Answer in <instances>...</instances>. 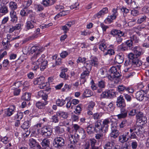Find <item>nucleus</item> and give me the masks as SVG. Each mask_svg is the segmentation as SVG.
<instances>
[{"instance_id":"f257e3e1","label":"nucleus","mask_w":149,"mask_h":149,"mask_svg":"<svg viewBox=\"0 0 149 149\" xmlns=\"http://www.w3.org/2000/svg\"><path fill=\"white\" fill-rule=\"evenodd\" d=\"M44 50V48L39 45L34 46L31 49L30 51L32 54L34 52L36 53L31 58L32 68L33 70H37L39 68L40 65V70L43 71L47 67L48 61L45 58V55L41 54L40 52H42Z\"/></svg>"},{"instance_id":"f03ea898","label":"nucleus","mask_w":149,"mask_h":149,"mask_svg":"<svg viewBox=\"0 0 149 149\" xmlns=\"http://www.w3.org/2000/svg\"><path fill=\"white\" fill-rule=\"evenodd\" d=\"M132 50L133 51L134 54L132 53H130L128 55V58L136 64L137 63L138 66H141L142 63L139 60L138 57L143 54L142 49L139 47L136 46L133 47Z\"/></svg>"},{"instance_id":"7ed1b4c3","label":"nucleus","mask_w":149,"mask_h":149,"mask_svg":"<svg viewBox=\"0 0 149 149\" xmlns=\"http://www.w3.org/2000/svg\"><path fill=\"white\" fill-rule=\"evenodd\" d=\"M109 72L111 74L108 76V78L111 81L119 79L121 76L120 70L118 68L112 67L110 69Z\"/></svg>"},{"instance_id":"20e7f679","label":"nucleus","mask_w":149,"mask_h":149,"mask_svg":"<svg viewBox=\"0 0 149 149\" xmlns=\"http://www.w3.org/2000/svg\"><path fill=\"white\" fill-rule=\"evenodd\" d=\"M54 142L55 147L58 148L64 146L65 144L64 139L61 136L55 138L54 139Z\"/></svg>"},{"instance_id":"39448f33","label":"nucleus","mask_w":149,"mask_h":149,"mask_svg":"<svg viewBox=\"0 0 149 149\" xmlns=\"http://www.w3.org/2000/svg\"><path fill=\"white\" fill-rule=\"evenodd\" d=\"M102 121L101 120H98L95 123L94 131L96 133H101L103 132L104 129L101 124Z\"/></svg>"},{"instance_id":"423d86ee","label":"nucleus","mask_w":149,"mask_h":149,"mask_svg":"<svg viewBox=\"0 0 149 149\" xmlns=\"http://www.w3.org/2000/svg\"><path fill=\"white\" fill-rule=\"evenodd\" d=\"M138 123L141 124V125H143L147 123V119L146 117L143 116L142 113H139L136 115Z\"/></svg>"},{"instance_id":"0eeeda50","label":"nucleus","mask_w":149,"mask_h":149,"mask_svg":"<svg viewBox=\"0 0 149 149\" xmlns=\"http://www.w3.org/2000/svg\"><path fill=\"white\" fill-rule=\"evenodd\" d=\"M52 130L50 128L46 127H44L42 128L41 130L42 135L45 137H49L51 135Z\"/></svg>"},{"instance_id":"6e6552de","label":"nucleus","mask_w":149,"mask_h":149,"mask_svg":"<svg viewBox=\"0 0 149 149\" xmlns=\"http://www.w3.org/2000/svg\"><path fill=\"white\" fill-rule=\"evenodd\" d=\"M147 91L146 90H141L137 92L136 93V98L137 100L140 101H142L144 99V93L146 94Z\"/></svg>"},{"instance_id":"1a4fd4ad","label":"nucleus","mask_w":149,"mask_h":149,"mask_svg":"<svg viewBox=\"0 0 149 149\" xmlns=\"http://www.w3.org/2000/svg\"><path fill=\"white\" fill-rule=\"evenodd\" d=\"M129 132H125L119 136V141L121 143H124L129 141L128 137Z\"/></svg>"},{"instance_id":"9d476101","label":"nucleus","mask_w":149,"mask_h":149,"mask_svg":"<svg viewBox=\"0 0 149 149\" xmlns=\"http://www.w3.org/2000/svg\"><path fill=\"white\" fill-rule=\"evenodd\" d=\"M36 23V20L33 19L32 21H27L26 23V28L27 30H29L34 29L35 24Z\"/></svg>"},{"instance_id":"9b49d317","label":"nucleus","mask_w":149,"mask_h":149,"mask_svg":"<svg viewBox=\"0 0 149 149\" xmlns=\"http://www.w3.org/2000/svg\"><path fill=\"white\" fill-rule=\"evenodd\" d=\"M114 140H111L107 142L104 146V149H117L115 146Z\"/></svg>"},{"instance_id":"f8f14e48","label":"nucleus","mask_w":149,"mask_h":149,"mask_svg":"<svg viewBox=\"0 0 149 149\" xmlns=\"http://www.w3.org/2000/svg\"><path fill=\"white\" fill-rule=\"evenodd\" d=\"M124 55L121 53L117 54L115 57V61L118 64L122 63L124 61Z\"/></svg>"},{"instance_id":"ddd939ff","label":"nucleus","mask_w":149,"mask_h":149,"mask_svg":"<svg viewBox=\"0 0 149 149\" xmlns=\"http://www.w3.org/2000/svg\"><path fill=\"white\" fill-rule=\"evenodd\" d=\"M10 15L11 18V21L13 22H16L17 20L16 12L15 11L11 10L10 13Z\"/></svg>"},{"instance_id":"4468645a","label":"nucleus","mask_w":149,"mask_h":149,"mask_svg":"<svg viewBox=\"0 0 149 149\" xmlns=\"http://www.w3.org/2000/svg\"><path fill=\"white\" fill-rule=\"evenodd\" d=\"M111 132L110 134V136L113 138H116L119 135V133L116 128V127H112L111 128Z\"/></svg>"},{"instance_id":"2eb2a0df","label":"nucleus","mask_w":149,"mask_h":149,"mask_svg":"<svg viewBox=\"0 0 149 149\" xmlns=\"http://www.w3.org/2000/svg\"><path fill=\"white\" fill-rule=\"evenodd\" d=\"M31 96V93L25 92L23 94L21 97V99L23 100L28 102L30 100Z\"/></svg>"},{"instance_id":"dca6fc26","label":"nucleus","mask_w":149,"mask_h":149,"mask_svg":"<svg viewBox=\"0 0 149 149\" xmlns=\"http://www.w3.org/2000/svg\"><path fill=\"white\" fill-rule=\"evenodd\" d=\"M40 29L39 28H37L35 31V33L32 35L29 36L27 39L28 40H33L38 37V35L40 34Z\"/></svg>"},{"instance_id":"f3484780","label":"nucleus","mask_w":149,"mask_h":149,"mask_svg":"<svg viewBox=\"0 0 149 149\" xmlns=\"http://www.w3.org/2000/svg\"><path fill=\"white\" fill-rule=\"evenodd\" d=\"M45 81V78L43 76H40L36 79L34 81V84L35 85L38 84L40 85L43 83Z\"/></svg>"},{"instance_id":"a211bd4d","label":"nucleus","mask_w":149,"mask_h":149,"mask_svg":"<svg viewBox=\"0 0 149 149\" xmlns=\"http://www.w3.org/2000/svg\"><path fill=\"white\" fill-rule=\"evenodd\" d=\"M110 123V121L108 119H105L103 120L102 126L105 132H106L107 131L108 129L109 125Z\"/></svg>"},{"instance_id":"6ab92c4d","label":"nucleus","mask_w":149,"mask_h":149,"mask_svg":"<svg viewBox=\"0 0 149 149\" xmlns=\"http://www.w3.org/2000/svg\"><path fill=\"white\" fill-rule=\"evenodd\" d=\"M50 142L49 139H44L41 143V145L43 149H46L49 146Z\"/></svg>"},{"instance_id":"aec40b11","label":"nucleus","mask_w":149,"mask_h":149,"mask_svg":"<svg viewBox=\"0 0 149 149\" xmlns=\"http://www.w3.org/2000/svg\"><path fill=\"white\" fill-rule=\"evenodd\" d=\"M55 2L54 0H43L42 3L45 7H47L53 5Z\"/></svg>"},{"instance_id":"412c9836","label":"nucleus","mask_w":149,"mask_h":149,"mask_svg":"<svg viewBox=\"0 0 149 149\" xmlns=\"http://www.w3.org/2000/svg\"><path fill=\"white\" fill-rule=\"evenodd\" d=\"M98 87L100 89L97 90V92L98 93H100L102 91V89L104 88L105 86V82L101 80L98 82Z\"/></svg>"},{"instance_id":"4be33fe9","label":"nucleus","mask_w":149,"mask_h":149,"mask_svg":"<svg viewBox=\"0 0 149 149\" xmlns=\"http://www.w3.org/2000/svg\"><path fill=\"white\" fill-rule=\"evenodd\" d=\"M49 85L47 83H45V81L43 83L41 84L39 86V87L40 89H42L45 90V91H47L48 92H49L50 91L51 88L48 87Z\"/></svg>"},{"instance_id":"5701e85b","label":"nucleus","mask_w":149,"mask_h":149,"mask_svg":"<svg viewBox=\"0 0 149 149\" xmlns=\"http://www.w3.org/2000/svg\"><path fill=\"white\" fill-rule=\"evenodd\" d=\"M108 9L107 8H103L96 14V16L98 18H99L102 15H104L106 13H107Z\"/></svg>"},{"instance_id":"b1692460","label":"nucleus","mask_w":149,"mask_h":149,"mask_svg":"<svg viewBox=\"0 0 149 149\" xmlns=\"http://www.w3.org/2000/svg\"><path fill=\"white\" fill-rule=\"evenodd\" d=\"M79 135L77 133H75L74 136L71 135V138L72 139V140L71 142H72L73 143L77 144L79 141Z\"/></svg>"},{"instance_id":"393cba45","label":"nucleus","mask_w":149,"mask_h":149,"mask_svg":"<svg viewBox=\"0 0 149 149\" xmlns=\"http://www.w3.org/2000/svg\"><path fill=\"white\" fill-rule=\"evenodd\" d=\"M127 112L125 110L122 109L120 111V113L117 116L118 119L124 118H125L127 115Z\"/></svg>"},{"instance_id":"a878e982","label":"nucleus","mask_w":149,"mask_h":149,"mask_svg":"<svg viewBox=\"0 0 149 149\" xmlns=\"http://www.w3.org/2000/svg\"><path fill=\"white\" fill-rule=\"evenodd\" d=\"M56 114L57 116L65 119L67 118L68 117V113L63 111H59L57 112Z\"/></svg>"},{"instance_id":"bb28decb","label":"nucleus","mask_w":149,"mask_h":149,"mask_svg":"<svg viewBox=\"0 0 149 149\" xmlns=\"http://www.w3.org/2000/svg\"><path fill=\"white\" fill-rule=\"evenodd\" d=\"M9 7L11 10L14 11L16 10L17 7V3L14 1H10L9 3Z\"/></svg>"},{"instance_id":"cd10ccee","label":"nucleus","mask_w":149,"mask_h":149,"mask_svg":"<svg viewBox=\"0 0 149 149\" xmlns=\"http://www.w3.org/2000/svg\"><path fill=\"white\" fill-rule=\"evenodd\" d=\"M31 121H25L22 125L21 127L24 130H27L31 125Z\"/></svg>"},{"instance_id":"c85d7f7f","label":"nucleus","mask_w":149,"mask_h":149,"mask_svg":"<svg viewBox=\"0 0 149 149\" xmlns=\"http://www.w3.org/2000/svg\"><path fill=\"white\" fill-rule=\"evenodd\" d=\"M127 87L123 85H119L117 87V90L120 93H122L126 91Z\"/></svg>"},{"instance_id":"c756f323","label":"nucleus","mask_w":149,"mask_h":149,"mask_svg":"<svg viewBox=\"0 0 149 149\" xmlns=\"http://www.w3.org/2000/svg\"><path fill=\"white\" fill-rule=\"evenodd\" d=\"M136 134H137V132H134L131 133H130L129 132L128 137L129 140H130L132 139H137L138 137Z\"/></svg>"},{"instance_id":"7c9ffc66","label":"nucleus","mask_w":149,"mask_h":149,"mask_svg":"<svg viewBox=\"0 0 149 149\" xmlns=\"http://www.w3.org/2000/svg\"><path fill=\"white\" fill-rule=\"evenodd\" d=\"M133 64L134 65H136L137 67H139L140 66H138V65L137 64V63L136 64L135 63L133 62L132 61V60L130 59L129 58L128 60H127L125 61V63H124V65L125 66H131V65Z\"/></svg>"},{"instance_id":"2f4dec72","label":"nucleus","mask_w":149,"mask_h":149,"mask_svg":"<svg viewBox=\"0 0 149 149\" xmlns=\"http://www.w3.org/2000/svg\"><path fill=\"white\" fill-rule=\"evenodd\" d=\"M93 94L92 92L90 90L86 89L83 94V96L85 97H88L91 96Z\"/></svg>"},{"instance_id":"473e14b6","label":"nucleus","mask_w":149,"mask_h":149,"mask_svg":"<svg viewBox=\"0 0 149 149\" xmlns=\"http://www.w3.org/2000/svg\"><path fill=\"white\" fill-rule=\"evenodd\" d=\"M118 50L121 52H124L127 50L126 44L123 43L118 47Z\"/></svg>"},{"instance_id":"72a5a7b5","label":"nucleus","mask_w":149,"mask_h":149,"mask_svg":"<svg viewBox=\"0 0 149 149\" xmlns=\"http://www.w3.org/2000/svg\"><path fill=\"white\" fill-rule=\"evenodd\" d=\"M5 114L7 116H10L14 113V110L8 108L5 110Z\"/></svg>"},{"instance_id":"f704fd0d","label":"nucleus","mask_w":149,"mask_h":149,"mask_svg":"<svg viewBox=\"0 0 149 149\" xmlns=\"http://www.w3.org/2000/svg\"><path fill=\"white\" fill-rule=\"evenodd\" d=\"M89 61L91 63L92 66H93L96 67L98 66L99 63L98 61V59L96 58H93L91 60Z\"/></svg>"},{"instance_id":"c9c22d12","label":"nucleus","mask_w":149,"mask_h":149,"mask_svg":"<svg viewBox=\"0 0 149 149\" xmlns=\"http://www.w3.org/2000/svg\"><path fill=\"white\" fill-rule=\"evenodd\" d=\"M29 146L31 147H35L37 146L36 145V140L32 138L30 139L29 140Z\"/></svg>"},{"instance_id":"e433bc0d","label":"nucleus","mask_w":149,"mask_h":149,"mask_svg":"<svg viewBox=\"0 0 149 149\" xmlns=\"http://www.w3.org/2000/svg\"><path fill=\"white\" fill-rule=\"evenodd\" d=\"M92 67V65L89 60L84 63V67L86 70H91Z\"/></svg>"},{"instance_id":"4c0bfd02","label":"nucleus","mask_w":149,"mask_h":149,"mask_svg":"<svg viewBox=\"0 0 149 149\" xmlns=\"http://www.w3.org/2000/svg\"><path fill=\"white\" fill-rule=\"evenodd\" d=\"M84 72L81 74V79L85 78L86 76H88L90 73V70H84Z\"/></svg>"},{"instance_id":"58836bf2","label":"nucleus","mask_w":149,"mask_h":149,"mask_svg":"<svg viewBox=\"0 0 149 149\" xmlns=\"http://www.w3.org/2000/svg\"><path fill=\"white\" fill-rule=\"evenodd\" d=\"M8 11L7 7L6 6L1 7L0 9V12L4 15L7 13Z\"/></svg>"},{"instance_id":"ea45409f","label":"nucleus","mask_w":149,"mask_h":149,"mask_svg":"<svg viewBox=\"0 0 149 149\" xmlns=\"http://www.w3.org/2000/svg\"><path fill=\"white\" fill-rule=\"evenodd\" d=\"M146 17L145 15H143L140 17L137 20V23L140 24L142 22L146 21Z\"/></svg>"},{"instance_id":"a19ab883","label":"nucleus","mask_w":149,"mask_h":149,"mask_svg":"<svg viewBox=\"0 0 149 149\" xmlns=\"http://www.w3.org/2000/svg\"><path fill=\"white\" fill-rule=\"evenodd\" d=\"M73 127L74 128V129L75 131V132H77V130H80L83 133L84 132V131L77 124H73Z\"/></svg>"},{"instance_id":"79ce46f5","label":"nucleus","mask_w":149,"mask_h":149,"mask_svg":"<svg viewBox=\"0 0 149 149\" xmlns=\"http://www.w3.org/2000/svg\"><path fill=\"white\" fill-rule=\"evenodd\" d=\"M130 40L133 43H137L139 41L138 38L135 35H133L130 37Z\"/></svg>"},{"instance_id":"37998d69","label":"nucleus","mask_w":149,"mask_h":149,"mask_svg":"<svg viewBox=\"0 0 149 149\" xmlns=\"http://www.w3.org/2000/svg\"><path fill=\"white\" fill-rule=\"evenodd\" d=\"M86 128L87 132L89 134H91L93 133V130L94 129L93 126L89 125Z\"/></svg>"},{"instance_id":"c03bdc74","label":"nucleus","mask_w":149,"mask_h":149,"mask_svg":"<svg viewBox=\"0 0 149 149\" xmlns=\"http://www.w3.org/2000/svg\"><path fill=\"white\" fill-rule=\"evenodd\" d=\"M107 70L104 68L100 69L99 73L101 74L102 77H105L104 75L107 73Z\"/></svg>"},{"instance_id":"a18cd8bd","label":"nucleus","mask_w":149,"mask_h":149,"mask_svg":"<svg viewBox=\"0 0 149 149\" xmlns=\"http://www.w3.org/2000/svg\"><path fill=\"white\" fill-rule=\"evenodd\" d=\"M126 46H127V47H129L130 49L132 50L133 47V43L132 42V40H131L130 39V40H128L126 41Z\"/></svg>"},{"instance_id":"49530a36","label":"nucleus","mask_w":149,"mask_h":149,"mask_svg":"<svg viewBox=\"0 0 149 149\" xmlns=\"http://www.w3.org/2000/svg\"><path fill=\"white\" fill-rule=\"evenodd\" d=\"M131 15L134 16H137L139 14V12L138 10L133 9L131 11Z\"/></svg>"},{"instance_id":"de8ad7c7","label":"nucleus","mask_w":149,"mask_h":149,"mask_svg":"<svg viewBox=\"0 0 149 149\" xmlns=\"http://www.w3.org/2000/svg\"><path fill=\"white\" fill-rule=\"evenodd\" d=\"M116 105L120 109V110L122 109L123 110H125V109L126 106L125 103H117Z\"/></svg>"},{"instance_id":"09e8293b","label":"nucleus","mask_w":149,"mask_h":149,"mask_svg":"<svg viewBox=\"0 0 149 149\" xmlns=\"http://www.w3.org/2000/svg\"><path fill=\"white\" fill-rule=\"evenodd\" d=\"M55 131L58 134H61L63 131V130L58 126H56L55 128Z\"/></svg>"},{"instance_id":"8fccbe9b","label":"nucleus","mask_w":149,"mask_h":149,"mask_svg":"<svg viewBox=\"0 0 149 149\" xmlns=\"http://www.w3.org/2000/svg\"><path fill=\"white\" fill-rule=\"evenodd\" d=\"M81 104H79L77 106L75 109V111L74 112L76 114H80V112L81 110Z\"/></svg>"},{"instance_id":"3c124183","label":"nucleus","mask_w":149,"mask_h":149,"mask_svg":"<svg viewBox=\"0 0 149 149\" xmlns=\"http://www.w3.org/2000/svg\"><path fill=\"white\" fill-rule=\"evenodd\" d=\"M99 48L101 50L104 52L106 49L107 46L105 44L102 43L99 45Z\"/></svg>"},{"instance_id":"603ef678","label":"nucleus","mask_w":149,"mask_h":149,"mask_svg":"<svg viewBox=\"0 0 149 149\" xmlns=\"http://www.w3.org/2000/svg\"><path fill=\"white\" fill-rule=\"evenodd\" d=\"M128 123L126 120H124L123 121L120 125V128H123L127 125Z\"/></svg>"},{"instance_id":"864d4df0","label":"nucleus","mask_w":149,"mask_h":149,"mask_svg":"<svg viewBox=\"0 0 149 149\" xmlns=\"http://www.w3.org/2000/svg\"><path fill=\"white\" fill-rule=\"evenodd\" d=\"M131 146L133 149H136L138 146L137 142L135 141H132L131 143Z\"/></svg>"},{"instance_id":"5fc2aeb1","label":"nucleus","mask_w":149,"mask_h":149,"mask_svg":"<svg viewBox=\"0 0 149 149\" xmlns=\"http://www.w3.org/2000/svg\"><path fill=\"white\" fill-rule=\"evenodd\" d=\"M46 105V104L45 103H36V107L39 109H40L43 108Z\"/></svg>"},{"instance_id":"6e6d98bb","label":"nucleus","mask_w":149,"mask_h":149,"mask_svg":"<svg viewBox=\"0 0 149 149\" xmlns=\"http://www.w3.org/2000/svg\"><path fill=\"white\" fill-rule=\"evenodd\" d=\"M115 53L113 50L112 49H109L108 50L107 52L104 53V55H106L109 54L110 55H113Z\"/></svg>"},{"instance_id":"4d7b16f0","label":"nucleus","mask_w":149,"mask_h":149,"mask_svg":"<svg viewBox=\"0 0 149 149\" xmlns=\"http://www.w3.org/2000/svg\"><path fill=\"white\" fill-rule=\"evenodd\" d=\"M100 26L102 28L103 32L106 31L107 29L109 28V27L104 25L103 23H100Z\"/></svg>"},{"instance_id":"13d9d810","label":"nucleus","mask_w":149,"mask_h":149,"mask_svg":"<svg viewBox=\"0 0 149 149\" xmlns=\"http://www.w3.org/2000/svg\"><path fill=\"white\" fill-rule=\"evenodd\" d=\"M118 31H119V30L114 29L111 30L110 33L113 36H115L116 35L118 36Z\"/></svg>"},{"instance_id":"bf43d9fd","label":"nucleus","mask_w":149,"mask_h":149,"mask_svg":"<svg viewBox=\"0 0 149 149\" xmlns=\"http://www.w3.org/2000/svg\"><path fill=\"white\" fill-rule=\"evenodd\" d=\"M125 100L123 97L120 95L119 97H118L117 98V101L116 102H124Z\"/></svg>"},{"instance_id":"052dcab7","label":"nucleus","mask_w":149,"mask_h":149,"mask_svg":"<svg viewBox=\"0 0 149 149\" xmlns=\"http://www.w3.org/2000/svg\"><path fill=\"white\" fill-rule=\"evenodd\" d=\"M108 97H111L114 95V91L112 90H109L107 92Z\"/></svg>"},{"instance_id":"680f3d73","label":"nucleus","mask_w":149,"mask_h":149,"mask_svg":"<svg viewBox=\"0 0 149 149\" xmlns=\"http://www.w3.org/2000/svg\"><path fill=\"white\" fill-rule=\"evenodd\" d=\"M58 116H57L56 115H54L52 116V120L53 122H54L55 123H57L58 122Z\"/></svg>"},{"instance_id":"e2e57ef3","label":"nucleus","mask_w":149,"mask_h":149,"mask_svg":"<svg viewBox=\"0 0 149 149\" xmlns=\"http://www.w3.org/2000/svg\"><path fill=\"white\" fill-rule=\"evenodd\" d=\"M125 99L126 100L127 102L131 101L132 98L129 95L126 93H124L123 94Z\"/></svg>"},{"instance_id":"0e129e2a","label":"nucleus","mask_w":149,"mask_h":149,"mask_svg":"<svg viewBox=\"0 0 149 149\" xmlns=\"http://www.w3.org/2000/svg\"><path fill=\"white\" fill-rule=\"evenodd\" d=\"M95 103H89L88 106V110H92L95 106Z\"/></svg>"},{"instance_id":"69168bd1","label":"nucleus","mask_w":149,"mask_h":149,"mask_svg":"<svg viewBox=\"0 0 149 149\" xmlns=\"http://www.w3.org/2000/svg\"><path fill=\"white\" fill-rule=\"evenodd\" d=\"M68 55V53L66 51L62 52L60 54V56L63 58H65Z\"/></svg>"},{"instance_id":"338daca9","label":"nucleus","mask_w":149,"mask_h":149,"mask_svg":"<svg viewBox=\"0 0 149 149\" xmlns=\"http://www.w3.org/2000/svg\"><path fill=\"white\" fill-rule=\"evenodd\" d=\"M65 11H62V12H60L58 14L54 17L55 19H56L62 16H64L66 15V14H63V12H65Z\"/></svg>"},{"instance_id":"774afa93","label":"nucleus","mask_w":149,"mask_h":149,"mask_svg":"<svg viewBox=\"0 0 149 149\" xmlns=\"http://www.w3.org/2000/svg\"><path fill=\"white\" fill-rule=\"evenodd\" d=\"M62 28V29L63 31V32L65 33H66L69 30V28L66 25L63 26Z\"/></svg>"}]
</instances>
